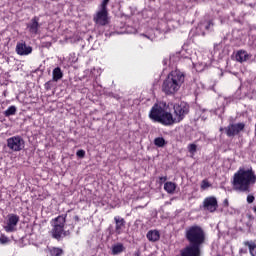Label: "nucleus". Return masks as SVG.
Masks as SVG:
<instances>
[{"label": "nucleus", "mask_w": 256, "mask_h": 256, "mask_svg": "<svg viewBox=\"0 0 256 256\" xmlns=\"http://www.w3.org/2000/svg\"><path fill=\"white\" fill-rule=\"evenodd\" d=\"M76 155L77 157H80L81 159H83V157H85V152L84 150H78Z\"/></svg>", "instance_id": "bb28decb"}, {"label": "nucleus", "mask_w": 256, "mask_h": 256, "mask_svg": "<svg viewBox=\"0 0 256 256\" xmlns=\"http://www.w3.org/2000/svg\"><path fill=\"white\" fill-rule=\"evenodd\" d=\"M166 144L167 142L163 137H158L154 139V145H156V147H165Z\"/></svg>", "instance_id": "6ab92c4d"}, {"label": "nucleus", "mask_w": 256, "mask_h": 256, "mask_svg": "<svg viewBox=\"0 0 256 256\" xmlns=\"http://www.w3.org/2000/svg\"><path fill=\"white\" fill-rule=\"evenodd\" d=\"M7 147L11 151H21L25 147V141L21 136H13L7 139Z\"/></svg>", "instance_id": "39448f33"}, {"label": "nucleus", "mask_w": 256, "mask_h": 256, "mask_svg": "<svg viewBox=\"0 0 256 256\" xmlns=\"http://www.w3.org/2000/svg\"><path fill=\"white\" fill-rule=\"evenodd\" d=\"M175 115L169 112V106L165 102L154 104L152 107L149 118L162 125H173V123H180L183 117L189 113V106L185 103L174 105Z\"/></svg>", "instance_id": "f257e3e1"}, {"label": "nucleus", "mask_w": 256, "mask_h": 256, "mask_svg": "<svg viewBox=\"0 0 256 256\" xmlns=\"http://www.w3.org/2000/svg\"><path fill=\"white\" fill-rule=\"evenodd\" d=\"M114 221L116 223V233L120 234L123 231V227H125V220L123 218L115 217Z\"/></svg>", "instance_id": "2eb2a0df"}, {"label": "nucleus", "mask_w": 256, "mask_h": 256, "mask_svg": "<svg viewBox=\"0 0 256 256\" xmlns=\"http://www.w3.org/2000/svg\"><path fill=\"white\" fill-rule=\"evenodd\" d=\"M203 206H204V209H206V211H210V213L217 211V207H218L217 198L215 197L205 198L203 202Z\"/></svg>", "instance_id": "9d476101"}, {"label": "nucleus", "mask_w": 256, "mask_h": 256, "mask_svg": "<svg viewBox=\"0 0 256 256\" xmlns=\"http://www.w3.org/2000/svg\"><path fill=\"white\" fill-rule=\"evenodd\" d=\"M16 52L18 55H31V53H33V48L27 46L25 43H19L16 46Z\"/></svg>", "instance_id": "f8f14e48"}, {"label": "nucleus", "mask_w": 256, "mask_h": 256, "mask_svg": "<svg viewBox=\"0 0 256 256\" xmlns=\"http://www.w3.org/2000/svg\"><path fill=\"white\" fill-rule=\"evenodd\" d=\"M17 223H19V216L14 214L8 215V220L4 226L6 233H13L17 227Z\"/></svg>", "instance_id": "6e6552de"}, {"label": "nucleus", "mask_w": 256, "mask_h": 256, "mask_svg": "<svg viewBox=\"0 0 256 256\" xmlns=\"http://www.w3.org/2000/svg\"><path fill=\"white\" fill-rule=\"evenodd\" d=\"M123 244H116L112 247V254L119 255V253H123Z\"/></svg>", "instance_id": "a211bd4d"}, {"label": "nucleus", "mask_w": 256, "mask_h": 256, "mask_svg": "<svg viewBox=\"0 0 256 256\" xmlns=\"http://www.w3.org/2000/svg\"><path fill=\"white\" fill-rule=\"evenodd\" d=\"M253 201H255V197L249 195V196L247 197V202H248V203H253Z\"/></svg>", "instance_id": "cd10ccee"}, {"label": "nucleus", "mask_w": 256, "mask_h": 256, "mask_svg": "<svg viewBox=\"0 0 256 256\" xmlns=\"http://www.w3.org/2000/svg\"><path fill=\"white\" fill-rule=\"evenodd\" d=\"M235 58L238 63H244V61H249V59H251V56L247 52L240 50L236 53Z\"/></svg>", "instance_id": "ddd939ff"}, {"label": "nucleus", "mask_w": 256, "mask_h": 256, "mask_svg": "<svg viewBox=\"0 0 256 256\" xmlns=\"http://www.w3.org/2000/svg\"><path fill=\"white\" fill-rule=\"evenodd\" d=\"M185 81V76L181 71H172L163 84V91L168 94L177 93V90L181 88L183 82Z\"/></svg>", "instance_id": "7ed1b4c3"}, {"label": "nucleus", "mask_w": 256, "mask_h": 256, "mask_svg": "<svg viewBox=\"0 0 256 256\" xmlns=\"http://www.w3.org/2000/svg\"><path fill=\"white\" fill-rule=\"evenodd\" d=\"M186 238L191 245H203L205 243V232L199 226H192L186 230Z\"/></svg>", "instance_id": "20e7f679"}, {"label": "nucleus", "mask_w": 256, "mask_h": 256, "mask_svg": "<svg viewBox=\"0 0 256 256\" xmlns=\"http://www.w3.org/2000/svg\"><path fill=\"white\" fill-rule=\"evenodd\" d=\"M209 187H211V184H209V182L207 180H203L201 183V189H209Z\"/></svg>", "instance_id": "a878e982"}, {"label": "nucleus", "mask_w": 256, "mask_h": 256, "mask_svg": "<svg viewBox=\"0 0 256 256\" xmlns=\"http://www.w3.org/2000/svg\"><path fill=\"white\" fill-rule=\"evenodd\" d=\"M243 129H245V124L243 123L232 124L226 128V134L228 137H233L234 135L241 133Z\"/></svg>", "instance_id": "9b49d317"}, {"label": "nucleus", "mask_w": 256, "mask_h": 256, "mask_svg": "<svg viewBox=\"0 0 256 256\" xmlns=\"http://www.w3.org/2000/svg\"><path fill=\"white\" fill-rule=\"evenodd\" d=\"M0 243H1V245H7V243H9V238H7V236H5V235H1Z\"/></svg>", "instance_id": "393cba45"}, {"label": "nucleus", "mask_w": 256, "mask_h": 256, "mask_svg": "<svg viewBox=\"0 0 256 256\" xmlns=\"http://www.w3.org/2000/svg\"><path fill=\"white\" fill-rule=\"evenodd\" d=\"M160 238H161V234L157 230H150L147 233V239H149L152 242L159 241Z\"/></svg>", "instance_id": "4468645a"}, {"label": "nucleus", "mask_w": 256, "mask_h": 256, "mask_svg": "<svg viewBox=\"0 0 256 256\" xmlns=\"http://www.w3.org/2000/svg\"><path fill=\"white\" fill-rule=\"evenodd\" d=\"M15 113H17V108L15 106H10L6 111H5V115L6 117H9L11 115H15Z\"/></svg>", "instance_id": "4be33fe9"}, {"label": "nucleus", "mask_w": 256, "mask_h": 256, "mask_svg": "<svg viewBox=\"0 0 256 256\" xmlns=\"http://www.w3.org/2000/svg\"><path fill=\"white\" fill-rule=\"evenodd\" d=\"M94 21L97 23V25H108L109 13L107 12V8L101 7L100 10L96 13Z\"/></svg>", "instance_id": "0eeeda50"}, {"label": "nucleus", "mask_w": 256, "mask_h": 256, "mask_svg": "<svg viewBox=\"0 0 256 256\" xmlns=\"http://www.w3.org/2000/svg\"><path fill=\"white\" fill-rule=\"evenodd\" d=\"M59 79H63V72L57 67L53 70V81H59Z\"/></svg>", "instance_id": "f3484780"}, {"label": "nucleus", "mask_w": 256, "mask_h": 256, "mask_svg": "<svg viewBox=\"0 0 256 256\" xmlns=\"http://www.w3.org/2000/svg\"><path fill=\"white\" fill-rule=\"evenodd\" d=\"M107 3H109V0H103L101 7L107 9Z\"/></svg>", "instance_id": "c85d7f7f"}, {"label": "nucleus", "mask_w": 256, "mask_h": 256, "mask_svg": "<svg viewBox=\"0 0 256 256\" xmlns=\"http://www.w3.org/2000/svg\"><path fill=\"white\" fill-rule=\"evenodd\" d=\"M28 27H29L30 33H37V29H39V23H37V21L35 20H32V22Z\"/></svg>", "instance_id": "aec40b11"}, {"label": "nucleus", "mask_w": 256, "mask_h": 256, "mask_svg": "<svg viewBox=\"0 0 256 256\" xmlns=\"http://www.w3.org/2000/svg\"><path fill=\"white\" fill-rule=\"evenodd\" d=\"M63 227H65V217L59 216L54 220V229L52 231L54 239H59L63 235Z\"/></svg>", "instance_id": "423d86ee"}, {"label": "nucleus", "mask_w": 256, "mask_h": 256, "mask_svg": "<svg viewBox=\"0 0 256 256\" xmlns=\"http://www.w3.org/2000/svg\"><path fill=\"white\" fill-rule=\"evenodd\" d=\"M51 256H61L63 255V249L61 248H51L50 249Z\"/></svg>", "instance_id": "412c9836"}, {"label": "nucleus", "mask_w": 256, "mask_h": 256, "mask_svg": "<svg viewBox=\"0 0 256 256\" xmlns=\"http://www.w3.org/2000/svg\"><path fill=\"white\" fill-rule=\"evenodd\" d=\"M246 245L249 247L250 255L256 256V245L249 244V242H247Z\"/></svg>", "instance_id": "5701e85b"}, {"label": "nucleus", "mask_w": 256, "mask_h": 256, "mask_svg": "<svg viewBox=\"0 0 256 256\" xmlns=\"http://www.w3.org/2000/svg\"><path fill=\"white\" fill-rule=\"evenodd\" d=\"M164 189L167 193L173 194L175 193V189H177V184L173 182H166L164 184Z\"/></svg>", "instance_id": "dca6fc26"}, {"label": "nucleus", "mask_w": 256, "mask_h": 256, "mask_svg": "<svg viewBox=\"0 0 256 256\" xmlns=\"http://www.w3.org/2000/svg\"><path fill=\"white\" fill-rule=\"evenodd\" d=\"M256 176L252 170L240 169L234 174L233 187L236 191H247L251 183H255Z\"/></svg>", "instance_id": "f03ea898"}, {"label": "nucleus", "mask_w": 256, "mask_h": 256, "mask_svg": "<svg viewBox=\"0 0 256 256\" xmlns=\"http://www.w3.org/2000/svg\"><path fill=\"white\" fill-rule=\"evenodd\" d=\"M188 151L189 153H191L192 155H195V153L197 152V145L195 144H190L188 146Z\"/></svg>", "instance_id": "b1692460"}, {"label": "nucleus", "mask_w": 256, "mask_h": 256, "mask_svg": "<svg viewBox=\"0 0 256 256\" xmlns=\"http://www.w3.org/2000/svg\"><path fill=\"white\" fill-rule=\"evenodd\" d=\"M181 256H201V249L197 245H189L182 250Z\"/></svg>", "instance_id": "1a4fd4ad"}]
</instances>
